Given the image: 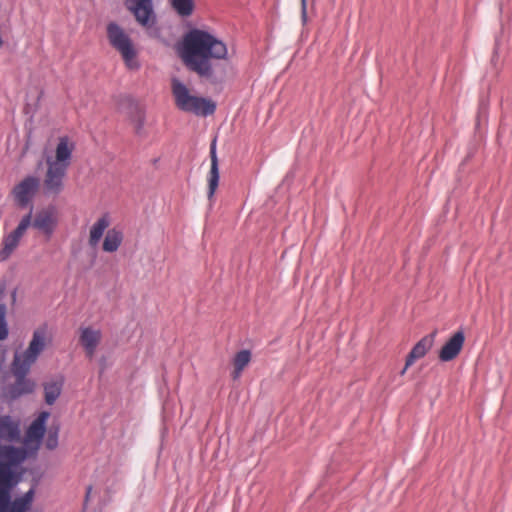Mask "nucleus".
<instances>
[{"mask_svg":"<svg viewBox=\"0 0 512 512\" xmlns=\"http://www.w3.org/2000/svg\"><path fill=\"white\" fill-rule=\"evenodd\" d=\"M465 343V333L462 328L457 330L441 347L438 357L441 362L454 360L462 351Z\"/></svg>","mask_w":512,"mask_h":512,"instance_id":"obj_10","label":"nucleus"},{"mask_svg":"<svg viewBox=\"0 0 512 512\" xmlns=\"http://www.w3.org/2000/svg\"><path fill=\"white\" fill-rule=\"evenodd\" d=\"M233 379H237L243 370H238L237 366H234Z\"/></svg>","mask_w":512,"mask_h":512,"instance_id":"obj_39","label":"nucleus"},{"mask_svg":"<svg viewBox=\"0 0 512 512\" xmlns=\"http://www.w3.org/2000/svg\"><path fill=\"white\" fill-rule=\"evenodd\" d=\"M91 490H92V486H88L87 489H86V495H85V500L87 501L90 497V493H91Z\"/></svg>","mask_w":512,"mask_h":512,"instance_id":"obj_40","label":"nucleus"},{"mask_svg":"<svg viewBox=\"0 0 512 512\" xmlns=\"http://www.w3.org/2000/svg\"><path fill=\"white\" fill-rule=\"evenodd\" d=\"M50 416V412L48 411H42L38 417L33 421V423H36L40 426H44V428L47 427V420Z\"/></svg>","mask_w":512,"mask_h":512,"instance_id":"obj_35","label":"nucleus"},{"mask_svg":"<svg viewBox=\"0 0 512 512\" xmlns=\"http://www.w3.org/2000/svg\"><path fill=\"white\" fill-rule=\"evenodd\" d=\"M35 390V382L27 377L15 378V382L8 387V395L16 400L23 395L31 394Z\"/></svg>","mask_w":512,"mask_h":512,"instance_id":"obj_16","label":"nucleus"},{"mask_svg":"<svg viewBox=\"0 0 512 512\" xmlns=\"http://www.w3.org/2000/svg\"><path fill=\"white\" fill-rule=\"evenodd\" d=\"M39 355H40V353H38L37 351L33 350L30 347H27V349L25 350L24 355H23L24 356L23 361H25L31 365L32 363H34L37 360Z\"/></svg>","mask_w":512,"mask_h":512,"instance_id":"obj_33","label":"nucleus"},{"mask_svg":"<svg viewBox=\"0 0 512 512\" xmlns=\"http://www.w3.org/2000/svg\"><path fill=\"white\" fill-rule=\"evenodd\" d=\"M488 107H489V99L486 95L482 94L479 98V104H478L477 125H480V123L482 121H487Z\"/></svg>","mask_w":512,"mask_h":512,"instance_id":"obj_24","label":"nucleus"},{"mask_svg":"<svg viewBox=\"0 0 512 512\" xmlns=\"http://www.w3.org/2000/svg\"><path fill=\"white\" fill-rule=\"evenodd\" d=\"M58 445V431L56 430L55 432H51L47 438V441H46V447L49 449V450H53L57 447Z\"/></svg>","mask_w":512,"mask_h":512,"instance_id":"obj_34","label":"nucleus"},{"mask_svg":"<svg viewBox=\"0 0 512 512\" xmlns=\"http://www.w3.org/2000/svg\"><path fill=\"white\" fill-rule=\"evenodd\" d=\"M28 347L41 353L45 348V335L43 332L35 331Z\"/></svg>","mask_w":512,"mask_h":512,"instance_id":"obj_29","label":"nucleus"},{"mask_svg":"<svg viewBox=\"0 0 512 512\" xmlns=\"http://www.w3.org/2000/svg\"><path fill=\"white\" fill-rule=\"evenodd\" d=\"M437 331H433L422 337L411 349L406 356V367H410L414 362L423 358L427 352L432 348Z\"/></svg>","mask_w":512,"mask_h":512,"instance_id":"obj_12","label":"nucleus"},{"mask_svg":"<svg viewBox=\"0 0 512 512\" xmlns=\"http://www.w3.org/2000/svg\"><path fill=\"white\" fill-rule=\"evenodd\" d=\"M5 291H6V282L3 280V281H0V300L3 298Z\"/></svg>","mask_w":512,"mask_h":512,"instance_id":"obj_38","label":"nucleus"},{"mask_svg":"<svg viewBox=\"0 0 512 512\" xmlns=\"http://www.w3.org/2000/svg\"><path fill=\"white\" fill-rule=\"evenodd\" d=\"M409 367H406V365L403 367V369L400 371V375H404Z\"/></svg>","mask_w":512,"mask_h":512,"instance_id":"obj_42","label":"nucleus"},{"mask_svg":"<svg viewBox=\"0 0 512 512\" xmlns=\"http://www.w3.org/2000/svg\"><path fill=\"white\" fill-rule=\"evenodd\" d=\"M124 5L151 36L159 35L160 29L156 27L157 18L154 12L153 0H124Z\"/></svg>","mask_w":512,"mask_h":512,"instance_id":"obj_3","label":"nucleus"},{"mask_svg":"<svg viewBox=\"0 0 512 512\" xmlns=\"http://www.w3.org/2000/svg\"><path fill=\"white\" fill-rule=\"evenodd\" d=\"M39 186V178L33 175L26 176L16 184L12 190V194L18 206L21 208H26L28 205L31 206L32 199L34 198Z\"/></svg>","mask_w":512,"mask_h":512,"instance_id":"obj_7","label":"nucleus"},{"mask_svg":"<svg viewBox=\"0 0 512 512\" xmlns=\"http://www.w3.org/2000/svg\"><path fill=\"white\" fill-rule=\"evenodd\" d=\"M196 72L201 82L211 85L213 89L220 92L227 80V66H187Z\"/></svg>","mask_w":512,"mask_h":512,"instance_id":"obj_6","label":"nucleus"},{"mask_svg":"<svg viewBox=\"0 0 512 512\" xmlns=\"http://www.w3.org/2000/svg\"><path fill=\"white\" fill-rule=\"evenodd\" d=\"M101 333L91 327H85L81 330L80 344L89 356H92L100 342Z\"/></svg>","mask_w":512,"mask_h":512,"instance_id":"obj_17","label":"nucleus"},{"mask_svg":"<svg viewBox=\"0 0 512 512\" xmlns=\"http://www.w3.org/2000/svg\"><path fill=\"white\" fill-rule=\"evenodd\" d=\"M32 212H33V205H31L29 212L22 217L16 228L10 232L15 238L21 239V237L24 235L26 230L29 228V226H33L32 223Z\"/></svg>","mask_w":512,"mask_h":512,"instance_id":"obj_22","label":"nucleus"},{"mask_svg":"<svg viewBox=\"0 0 512 512\" xmlns=\"http://www.w3.org/2000/svg\"><path fill=\"white\" fill-rule=\"evenodd\" d=\"M47 164L45 187L48 192L58 195L63 190V178L66 176L69 166L50 159L47 160Z\"/></svg>","mask_w":512,"mask_h":512,"instance_id":"obj_8","label":"nucleus"},{"mask_svg":"<svg viewBox=\"0 0 512 512\" xmlns=\"http://www.w3.org/2000/svg\"><path fill=\"white\" fill-rule=\"evenodd\" d=\"M235 51L208 31L191 29L184 36L180 50L184 64H209L210 60L233 61Z\"/></svg>","mask_w":512,"mask_h":512,"instance_id":"obj_1","label":"nucleus"},{"mask_svg":"<svg viewBox=\"0 0 512 512\" xmlns=\"http://www.w3.org/2000/svg\"><path fill=\"white\" fill-rule=\"evenodd\" d=\"M172 9L182 18L190 17L195 9L194 0H171Z\"/></svg>","mask_w":512,"mask_h":512,"instance_id":"obj_20","label":"nucleus"},{"mask_svg":"<svg viewBox=\"0 0 512 512\" xmlns=\"http://www.w3.org/2000/svg\"><path fill=\"white\" fill-rule=\"evenodd\" d=\"M210 159L211 166L208 176L207 191V197L209 200H211L214 197L220 181L219 159L217 156V137H214L210 144Z\"/></svg>","mask_w":512,"mask_h":512,"instance_id":"obj_11","label":"nucleus"},{"mask_svg":"<svg viewBox=\"0 0 512 512\" xmlns=\"http://www.w3.org/2000/svg\"><path fill=\"white\" fill-rule=\"evenodd\" d=\"M18 448L13 445H1L0 444V461L12 462L18 455Z\"/></svg>","mask_w":512,"mask_h":512,"instance_id":"obj_26","label":"nucleus"},{"mask_svg":"<svg viewBox=\"0 0 512 512\" xmlns=\"http://www.w3.org/2000/svg\"><path fill=\"white\" fill-rule=\"evenodd\" d=\"M127 67L130 68V69H138L140 66L135 65V66H127Z\"/></svg>","mask_w":512,"mask_h":512,"instance_id":"obj_43","label":"nucleus"},{"mask_svg":"<svg viewBox=\"0 0 512 512\" xmlns=\"http://www.w3.org/2000/svg\"><path fill=\"white\" fill-rule=\"evenodd\" d=\"M251 360V351L248 349H242L236 353L234 358V366L238 367V370H244Z\"/></svg>","mask_w":512,"mask_h":512,"instance_id":"obj_27","label":"nucleus"},{"mask_svg":"<svg viewBox=\"0 0 512 512\" xmlns=\"http://www.w3.org/2000/svg\"><path fill=\"white\" fill-rule=\"evenodd\" d=\"M172 93L175 104L179 110L192 114L196 112L201 96L192 95L185 83L177 78H173Z\"/></svg>","mask_w":512,"mask_h":512,"instance_id":"obj_5","label":"nucleus"},{"mask_svg":"<svg viewBox=\"0 0 512 512\" xmlns=\"http://www.w3.org/2000/svg\"><path fill=\"white\" fill-rule=\"evenodd\" d=\"M11 296H12V300L13 301H16V296H17V288H14L12 293H11Z\"/></svg>","mask_w":512,"mask_h":512,"instance_id":"obj_41","label":"nucleus"},{"mask_svg":"<svg viewBox=\"0 0 512 512\" xmlns=\"http://www.w3.org/2000/svg\"><path fill=\"white\" fill-rule=\"evenodd\" d=\"M114 101L117 109L126 114L129 119L138 113L142 112L144 108L140 106L138 101L129 94H119L114 96Z\"/></svg>","mask_w":512,"mask_h":512,"instance_id":"obj_13","label":"nucleus"},{"mask_svg":"<svg viewBox=\"0 0 512 512\" xmlns=\"http://www.w3.org/2000/svg\"><path fill=\"white\" fill-rule=\"evenodd\" d=\"M301 16L305 22L307 19V0H301Z\"/></svg>","mask_w":512,"mask_h":512,"instance_id":"obj_37","label":"nucleus"},{"mask_svg":"<svg viewBox=\"0 0 512 512\" xmlns=\"http://www.w3.org/2000/svg\"><path fill=\"white\" fill-rule=\"evenodd\" d=\"M109 225V214L105 213L91 226L88 243L91 247L95 248L98 246L99 242L104 236L102 250L106 253H114L121 246L124 239V234L121 229L113 227L108 229L104 235V232L109 227Z\"/></svg>","mask_w":512,"mask_h":512,"instance_id":"obj_2","label":"nucleus"},{"mask_svg":"<svg viewBox=\"0 0 512 512\" xmlns=\"http://www.w3.org/2000/svg\"><path fill=\"white\" fill-rule=\"evenodd\" d=\"M130 121L134 124L135 134L139 137H144L145 136L144 126H145V122H146L145 110H143L142 112L138 113L137 115L131 117Z\"/></svg>","mask_w":512,"mask_h":512,"instance_id":"obj_25","label":"nucleus"},{"mask_svg":"<svg viewBox=\"0 0 512 512\" xmlns=\"http://www.w3.org/2000/svg\"><path fill=\"white\" fill-rule=\"evenodd\" d=\"M107 35L110 44L122 54L126 62L131 61L135 57L136 51L130 37L117 23L111 22L108 24Z\"/></svg>","mask_w":512,"mask_h":512,"instance_id":"obj_4","label":"nucleus"},{"mask_svg":"<svg viewBox=\"0 0 512 512\" xmlns=\"http://www.w3.org/2000/svg\"><path fill=\"white\" fill-rule=\"evenodd\" d=\"M217 103L211 98L201 96L199 105L194 113L198 117H208L213 115L216 111Z\"/></svg>","mask_w":512,"mask_h":512,"instance_id":"obj_21","label":"nucleus"},{"mask_svg":"<svg viewBox=\"0 0 512 512\" xmlns=\"http://www.w3.org/2000/svg\"><path fill=\"white\" fill-rule=\"evenodd\" d=\"M46 432V428L44 426H40L36 423H31L29 428L27 429V438L31 440H35L36 442V448L40 445L42 442L44 435Z\"/></svg>","mask_w":512,"mask_h":512,"instance_id":"obj_23","label":"nucleus"},{"mask_svg":"<svg viewBox=\"0 0 512 512\" xmlns=\"http://www.w3.org/2000/svg\"><path fill=\"white\" fill-rule=\"evenodd\" d=\"M7 306L0 303V341L7 339L9 334L8 324L6 321Z\"/></svg>","mask_w":512,"mask_h":512,"instance_id":"obj_28","label":"nucleus"},{"mask_svg":"<svg viewBox=\"0 0 512 512\" xmlns=\"http://www.w3.org/2000/svg\"><path fill=\"white\" fill-rule=\"evenodd\" d=\"M75 149V143L70 140L67 135L59 137L56 151H55V160L59 163H63L66 165L71 164L72 154Z\"/></svg>","mask_w":512,"mask_h":512,"instance_id":"obj_15","label":"nucleus"},{"mask_svg":"<svg viewBox=\"0 0 512 512\" xmlns=\"http://www.w3.org/2000/svg\"><path fill=\"white\" fill-rule=\"evenodd\" d=\"M0 490L7 491L8 493L11 491L9 473L5 469H0Z\"/></svg>","mask_w":512,"mask_h":512,"instance_id":"obj_31","label":"nucleus"},{"mask_svg":"<svg viewBox=\"0 0 512 512\" xmlns=\"http://www.w3.org/2000/svg\"><path fill=\"white\" fill-rule=\"evenodd\" d=\"M20 239L12 234H7L3 237L1 245L2 248L0 249V261L4 262L8 260L13 253V251L17 248L19 245Z\"/></svg>","mask_w":512,"mask_h":512,"instance_id":"obj_19","label":"nucleus"},{"mask_svg":"<svg viewBox=\"0 0 512 512\" xmlns=\"http://www.w3.org/2000/svg\"><path fill=\"white\" fill-rule=\"evenodd\" d=\"M159 161V158L153 160V164H156Z\"/></svg>","mask_w":512,"mask_h":512,"instance_id":"obj_44","label":"nucleus"},{"mask_svg":"<svg viewBox=\"0 0 512 512\" xmlns=\"http://www.w3.org/2000/svg\"><path fill=\"white\" fill-rule=\"evenodd\" d=\"M10 493L0 490V512H5Z\"/></svg>","mask_w":512,"mask_h":512,"instance_id":"obj_36","label":"nucleus"},{"mask_svg":"<svg viewBox=\"0 0 512 512\" xmlns=\"http://www.w3.org/2000/svg\"><path fill=\"white\" fill-rule=\"evenodd\" d=\"M42 95H43V91L40 92V94L38 96V100L41 98Z\"/></svg>","mask_w":512,"mask_h":512,"instance_id":"obj_45","label":"nucleus"},{"mask_svg":"<svg viewBox=\"0 0 512 512\" xmlns=\"http://www.w3.org/2000/svg\"><path fill=\"white\" fill-rule=\"evenodd\" d=\"M32 223L34 228L43 232L48 238H50L58 224L55 206L50 205L47 208L38 211Z\"/></svg>","mask_w":512,"mask_h":512,"instance_id":"obj_9","label":"nucleus"},{"mask_svg":"<svg viewBox=\"0 0 512 512\" xmlns=\"http://www.w3.org/2000/svg\"><path fill=\"white\" fill-rule=\"evenodd\" d=\"M30 369V364L25 361L21 363L18 360H15L13 363V374L15 378L22 379L23 377H27V374Z\"/></svg>","mask_w":512,"mask_h":512,"instance_id":"obj_30","label":"nucleus"},{"mask_svg":"<svg viewBox=\"0 0 512 512\" xmlns=\"http://www.w3.org/2000/svg\"><path fill=\"white\" fill-rule=\"evenodd\" d=\"M20 500L28 504L32 507L34 497H35V487L32 486L28 491H26L24 494L17 496Z\"/></svg>","mask_w":512,"mask_h":512,"instance_id":"obj_32","label":"nucleus"},{"mask_svg":"<svg viewBox=\"0 0 512 512\" xmlns=\"http://www.w3.org/2000/svg\"><path fill=\"white\" fill-rule=\"evenodd\" d=\"M44 399L47 405H53L62 392L63 380L44 383Z\"/></svg>","mask_w":512,"mask_h":512,"instance_id":"obj_18","label":"nucleus"},{"mask_svg":"<svg viewBox=\"0 0 512 512\" xmlns=\"http://www.w3.org/2000/svg\"><path fill=\"white\" fill-rule=\"evenodd\" d=\"M20 435L19 422L14 421L9 415L0 417V439L13 443L20 439Z\"/></svg>","mask_w":512,"mask_h":512,"instance_id":"obj_14","label":"nucleus"}]
</instances>
